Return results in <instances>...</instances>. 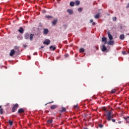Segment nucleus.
Instances as JSON below:
<instances>
[{
  "label": "nucleus",
  "mask_w": 129,
  "mask_h": 129,
  "mask_svg": "<svg viewBox=\"0 0 129 129\" xmlns=\"http://www.w3.org/2000/svg\"><path fill=\"white\" fill-rule=\"evenodd\" d=\"M42 14H46V10H42Z\"/></svg>",
  "instance_id": "obj_33"
},
{
  "label": "nucleus",
  "mask_w": 129,
  "mask_h": 129,
  "mask_svg": "<svg viewBox=\"0 0 129 129\" xmlns=\"http://www.w3.org/2000/svg\"><path fill=\"white\" fill-rule=\"evenodd\" d=\"M104 42V44H107V40H106V41H105Z\"/></svg>",
  "instance_id": "obj_40"
},
{
  "label": "nucleus",
  "mask_w": 129,
  "mask_h": 129,
  "mask_svg": "<svg viewBox=\"0 0 129 129\" xmlns=\"http://www.w3.org/2000/svg\"><path fill=\"white\" fill-rule=\"evenodd\" d=\"M106 40L107 38L105 37L102 38V42H105V41H106Z\"/></svg>",
  "instance_id": "obj_26"
},
{
  "label": "nucleus",
  "mask_w": 129,
  "mask_h": 129,
  "mask_svg": "<svg viewBox=\"0 0 129 129\" xmlns=\"http://www.w3.org/2000/svg\"><path fill=\"white\" fill-rule=\"evenodd\" d=\"M115 91H116V90L115 89H113L111 90V93H115Z\"/></svg>",
  "instance_id": "obj_28"
},
{
  "label": "nucleus",
  "mask_w": 129,
  "mask_h": 129,
  "mask_svg": "<svg viewBox=\"0 0 129 129\" xmlns=\"http://www.w3.org/2000/svg\"><path fill=\"white\" fill-rule=\"evenodd\" d=\"M47 123H49V124H51L53 122V119H48L47 121Z\"/></svg>",
  "instance_id": "obj_18"
},
{
  "label": "nucleus",
  "mask_w": 129,
  "mask_h": 129,
  "mask_svg": "<svg viewBox=\"0 0 129 129\" xmlns=\"http://www.w3.org/2000/svg\"><path fill=\"white\" fill-rule=\"evenodd\" d=\"M75 4L76 6H79V5H80V2L78 1H76Z\"/></svg>",
  "instance_id": "obj_22"
},
{
  "label": "nucleus",
  "mask_w": 129,
  "mask_h": 129,
  "mask_svg": "<svg viewBox=\"0 0 129 129\" xmlns=\"http://www.w3.org/2000/svg\"><path fill=\"white\" fill-rule=\"evenodd\" d=\"M49 33V30L48 29H44L43 30V34L44 35H47Z\"/></svg>",
  "instance_id": "obj_8"
},
{
  "label": "nucleus",
  "mask_w": 129,
  "mask_h": 129,
  "mask_svg": "<svg viewBox=\"0 0 129 129\" xmlns=\"http://www.w3.org/2000/svg\"><path fill=\"white\" fill-rule=\"evenodd\" d=\"M34 35L33 34H30L29 33H26L24 35V38L25 40H30V41H32L33 40V38H34Z\"/></svg>",
  "instance_id": "obj_1"
},
{
  "label": "nucleus",
  "mask_w": 129,
  "mask_h": 129,
  "mask_svg": "<svg viewBox=\"0 0 129 129\" xmlns=\"http://www.w3.org/2000/svg\"><path fill=\"white\" fill-rule=\"evenodd\" d=\"M119 39H120V40H123L124 39V34H121L119 36Z\"/></svg>",
  "instance_id": "obj_16"
},
{
  "label": "nucleus",
  "mask_w": 129,
  "mask_h": 129,
  "mask_svg": "<svg viewBox=\"0 0 129 129\" xmlns=\"http://www.w3.org/2000/svg\"><path fill=\"white\" fill-rule=\"evenodd\" d=\"M78 12H82V8H79L78 9Z\"/></svg>",
  "instance_id": "obj_29"
},
{
  "label": "nucleus",
  "mask_w": 129,
  "mask_h": 129,
  "mask_svg": "<svg viewBox=\"0 0 129 129\" xmlns=\"http://www.w3.org/2000/svg\"><path fill=\"white\" fill-rule=\"evenodd\" d=\"M18 107H19V104H15L12 108V112H15L16 110L18 109Z\"/></svg>",
  "instance_id": "obj_3"
},
{
  "label": "nucleus",
  "mask_w": 129,
  "mask_h": 129,
  "mask_svg": "<svg viewBox=\"0 0 129 129\" xmlns=\"http://www.w3.org/2000/svg\"><path fill=\"white\" fill-rule=\"evenodd\" d=\"M58 107V105H52L50 106L51 109H55V108H57Z\"/></svg>",
  "instance_id": "obj_7"
},
{
  "label": "nucleus",
  "mask_w": 129,
  "mask_h": 129,
  "mask_svg": "<svg viewBox=\"0 0 129 129\" xmlns=\"http://www.w3.org/2000/svg\"><path fill=\"white\" fill-rule=\"evenodd\" d=\"M78 107V104L74 106V108L76 109Z\"/></svg>",
  "instance_id": "obj_31"
},
{
  "label": "nucleus",
  "mask_w": 129,
  "mask_h": 129,
  "mask_svg": "<svg viewBox=\"0 0 129 129\" xmlns=\"http://www.w3.org/2000/svg\"><path fill=\"white\" fill-rule=\"evenodd\" d=\"M127 8H129V3L127 4Z\"/></svg>",
  "instance_id": "obj_44"
},
{
  "label": "nucleus",
  "mask_w": 129,
  "mask_h": 129,
  "mask_svg": "<svg viewBox=\"0 0 129 129\" xmlns=\"http://www.w3.org/2000/svg\"><path fill=\"white\" fill-rule=\"evenodd\" d=\"M112 121L113 122H115V119H112Z\"/></svg>",
  "instance_id": "obj_36"
},
{
  "label": "nucleus",
  "mask_w": 129,
  "mask_h": 129,
  "mask_svg": "<svg viewBox=\"0 0 129 129\" xmlns=\"http://www.w3.org/2000/svg\"><path fill=\"white\" fill-rule=\"evenodd\" d=\"M95 24H96L95 22H93L92 23L93 26H95Z\"/></svg>",
  "instance_id": "obj_39"
},
{
  "label": "nucleus",
  "mask_w": 129,
  "mask_h": 129,
  "mask_svg": "<svg viewBox=\"0 0 129 129\" xmlns=\"http://www.w3.org/2000/svg\"><path fill=\"white\" fill-rule=\"evenodd\" d=\"M4 113V109L2 108V105L0 106V114Z\"/></svg>",
  "instance_id": "obj_17"
},
{
  "label": "nucleus",
  "mask_w": 129,
  "mask_h": 129,
  "mask_svg": "<svg viewBox=\"0 0 129 129\" xmlns=\"http://www.w3.org/2000/svg\"><path fill=\"white\" fill-rule=\"evenodd\" d=\"M83 52H84V48H80V52L83 53Z\"/></svg>",
  "instance_id": "obj_24"
},
{
  "label": "nucleus",
  "mask_w": 129,
  "mask_h": 129,
  "mask_svg": "<svg viewBox=\"0 0 129 129\" xmlns=\"http://www.w3.org/2000/svg\"><path fill=\"white\" fill-rule=\"evenodd\" d=\"M9 123L10 125H13V123H14V122H13V121H12L11 120H9Z\"/></svg>",
  "instance_id": "obj_25"
},
{
  "label": "nucleus",
  "mask_w": 129,
  "mask_h": 129,
  "mask_svg": "<svg viewBox=\"0 0 129 129\" xmlns=\"http://www.w3.org/2000/svg\"><path fill=\"white\" fill-rule=\"evenodd\" d=\"M99 127H100L101 128L103 127V125H102V124H99Z\"/></svg>",
  "instance_id": "obj_32"
},
{
  "label": "nucleus",
  "mask_w": 129,
  "mask_h": 129,
  "mask_svg": "<svg viewBox=\"0 0 129 129\" xmlns=\"http://www.w3.org/2000/svg\"><path fill=\"white\" fill-rule=\"evenodd\" d=\"M106 50H107V48H106V47H105V45L103 44L102 46V51L103 52H105Z\"/></svg>",
  "instance_id": "obj_5"
},
{
  "label": "nucleus",
  "mask_w": 129,
  "mask_h": 129,
  "mask_svg": "<svg viewBox=\"0 0 129 129\" xmlns=\"http://www.w3.org/2000/svg\"><path fill=\"white\" fill-rule=\"evenodd\" d=\"M57 22H58V20H57V19H55L52 21V25L53 26H55L56 24H57Z\"/></svg>",
  "instance_id": "obj_14"
},
{
  "label": "nucleus",
  "mask_w": 129,
  "mask_h": 129,
  "mask_svg": "<svg viewBox=\"0 0 129 129\" xmlns=\"http://www.w3.org/2000/svg\"><path fill=\"white\" fill-rule=\"evenodd\" d=\"M53 102H54V101L50 102H49V103H49V104H50V103H53Z\"/></svg>",
  "instance_id": "obj_41"
},
{
  "label": "nucleus",
  "mask_w": 129,
  "mask_h": 129,
  "mask_svg": "<svg viewBox=\"0 0 129 129\" xmlns=\"http://www.w3.org/2000/svg\"><path fill=\"white\" fill-rule=\"evenodd\" d=\"M45 18H46V19H53V16L50 15H46L45 16Z\"/></svg>",
  "instance_id": "obj_19"
},
{
  "label": "nucleus",
  "mask_w": 129,
  "mask_h": 129,
  "mask_svg": "<svg viewBox=\"0 0 129 129\" xmlns=\"http://www.w3.org/2000/svg\"><path fill=\"white\" fill-rule=\"evenodd\" d=\"M18 31L19 32V33L23 34V33H24V29H23V28L22 27H20V29L18 30Z\"/></svg>",
  "instance_id": "obj_15"
},
{
  "label": "nucleus",
  "mask_w": 129,
  "mask_h": 129,
  "mask_svg": "<svg viewBox=\"0 0 129 129\" xmlns=\"http://www.w3.org/2000/svg\"><path fill=\"white\" fill-rule=\"evenodd\" d=\"M107 44L110 45H112L114 44V41L112 40H109Z\"/></svg>",
  "instance_id": "obj_12"
},
{
  "label": "nucleus",
  "mask_w": 129,
  "mask_h": 129,
  "mask_svg": "<svg viewBox=\"0 0 129 129\" xmlns=\"http://www.w3.org/2000/svg\"><path fill=\"white\" fill-rule=\"evenodd\" d=\"M65 57H69V54H65Z\"/></svg>",
  "instance_id": "obj_35"
},
{
  "label": "nucleus",
  "mask_w": 129,
  "mask_h": 129,
  "mask_svg": "<svg viewBox=\"0 0 129 129\" xmlns=\"http://www.w3.org/2000/svg\"><path fill=\"white\" fill-rule=\"evenodd\" d=\"M124 118V119H125V120H126V122H128V123H129V120H128L129 116H127Z\"/></svg>",
  "instance_id": "obj_27"
},
{
  "label": "nucleus",
  "mask_w": 129,
  "mask_h": 129,
  "mask_svg": "<svg viewBox=\"0 0 129 129\" xmlns=\"http://www.w3.org/2000/svg\"><path fill=\"white\" fill-rule=\"evenodd\" d=\"M74 5H75V3L74 2H71L70 3V6H71V7H74Z\"/></svg>",
  "instance_id": "obj_21"
},
{
  "label": "nucleus",
  "mask_w": 129,
  "mask_h": 129,
  "mask_svg": "<svg viewBox=\"0 0 129 129\" xmlns=\"http://www.w3.org/2000/svg\"><path fill=\"white\" fill-rule=\"evenodd\" d=\"M52 48L53 51H55V50H56V47H53V46L51 45L49 47V49H52Z\"/></svg>",
  "instance_id": "obj_23"
},
{
  "label": "nucleus",
  "mask_w": 129,
  "mask_h": 129,
  "mask_svg": "<svg viewBox=\"0 0 129 129\" xmlns=\"http://www.w3.org/2000/svg\"><path fill=\"white\" fill-rule=\"evenodd\" d=\"M95 19H99L100 18V13H98L97 15L94 16Z\"/></svg>",
  "instance_id": "obj_13"
},
{
  "label": "nucleus",
  "mask_w": 129,
  "mask_h": 129,
  "mask_svg": "<svg viewBox=\"0 0 129 129\" xmlns=\"http://www.w3.org/2000/svg\"><path fill=\"white\" fill-rule=\"evenodd\" d=\"M118 122V123H121V121H119Z\"/></svg>",
  "instance_id": "obj_42"
},
{
  "label": "nucleus",
  "mask_w": 129,
  "mask_h": 129,
  "mask_svg": "<svg viewBox=\"0 0 129 129\" xmlns=\"http://www.w3.org/2000/svg\"><path fill=\"white\" fill-rule=\"evenodd\" d=\"M122 53L123 54V55H126V52H125V51H122Z\"/></svg>",
  "instance_id": "obj_34"
},
{
  "label": "nucleus",
  "mask_w": 129,
  "mask_h": 129,
  "mask_svg": "<svg viewBox=\"0 0 129 129\" xmlns=\"http://www.w3.org/2000/svg\"><path fill=\"white\" fill-rule=\"evenodd\" d=\"M66 111V108L62 107V109L60 110V112H65Z\"/></svg>",
  "instance_id": "obj_20"
},
{
  "label": "nucleus",
  "mask_w": 129,
  "mask_h": 129,
  "mask_svg": "<svg viewBox=\"0 0 129 129\" xmlns=\"http://www.w3.org/2000/svg\"><path fill=\"white\" fill-rule=\"evenodd\" d=\"M23 112H25V110L23 108H20L18 111V113H23Z\"/></svg>",
  "instance_id": "obj_6"
},
{
  "label": "nucleus",
  "mask_w": 129,
  "mask_h": 129,
  "mask_svg": "<svg viewBox=\"0 0 129 129\" xmlns=\"http://www.w3.org/2000/svg\"><path fill=\"white\" fill-rule=\"evenodd\" d=\"M112 20L114 21V22H115L116 21V17H113Z\"/></svg>",
  "instance_id": "obj_30"
},
{
  "label": "nucleus",
  "mask_w": 129,
  "mask_h": 129,
  "mask_svg": "<svg viewBox=\"0 0 129 129\" xmlns=\"http://www.w3.org/2000/svg\"><path fill=\"white\" fill-rule=\"evenodd\" d=\"M93 22V20L91 19V20H90V23H92Z\"/></svg>",
  "instance_id": "obj_37"
},
{
  "label": "nucleus",
  "mask_w": 129,
  "mask_h": 129,
  "mask_svg": "<svg viewBox=\"0 0 129 129\" xmlns=\"http://www.w3.org/2000/svg\"><path fill=\"white\" fill-rule=\"evenodd\" d=\"M23 46H24V47H26V45H24Z\"/></svg>",
  "instance_id": "obj_45"
},
{
  "label": "nucleus",
  "mask_w": 129,
  "mask_h": 129,
  "mask_svg": "<svg viewBox=\"0 0 129 129\" xmlns=\"http://www.w3.org/2000/svg\"><path fill=\"white\" fill-rule=\"evenodd\" d=\"M14 54H15V50L14 49L11 50V52L10 53V56L12 57V56H14Z\"/></svg>",
  "instance_id": "obj_10"
},
{
  "label": "nucleus",
  "mask_w": 129,
  "mask_h": 129,
  "mask_svg": "<svg viewBox=\"0 0 129 129\" xmlns=\"http://www.w3.org/2000/svg\"><path fill=\"white\" fill-rule=\"evenodd\" d=\"M50 43H51V41L49 39H46L44 42H43V44L45 45H49Z\"/></svg>",
  "instance_id": "obj_4"
},
{
  "label": "nucleus",
  "mask_w": 129,
  "mask_h": 129,
  "mask_svg": "<svg viewBox=\"0 0 129 129\" xmlns=\"http://www.w3.org/2000/svg\"><path fill=\"white\" fill-rule=\"evenodd\" d=\"M41 48L42 49H43V48H44V46H41Z\"/></svg>",
  "instance_id": "obj_43"
},
{
  "label": "nucleus",
  "mask_w": 129,
  "mask_h": 129,
  "mask_svg": "<svg viewBox=\"0 0 129 129\" xmlns=\"http://www.w3.org/2000/svg\"><path fill=\"white\" fill-rule=\"evenodd\" d=\"M103 110H104L105 111H106V108H105V107H104L103 108Z\"/></svg>",
  "instance_id": "obj_38"
},
{
  "label": "nucleus",
  "mask_w": 129,
  "mask_h": 129,
  "mask_svg": "<svg viewBox=\"0 0 129 129\" xmlns=\"http://www.w3.org/2000/svg\"><path fill=\"white\" fill-rule=\"evenodd\" d=\"M108 36L109 40H111L112 39H113V37H112V35L109 33V32H108Z\"/></svg>",
  "instance_id": "obj_9"
},
{
  "label": "nucleus",
  "mask_w": 129,
  "mask_h": 129,
  "mask_svg": "<svg viewBox=\"0 0 129 129\" xmlns=\"http://www.w3.org/2000/svg\"><path fill=\"white\" fill-rule=\"evenodd\" d=\"M104 115L106 116V119L108 121H110L112 118H113V114L111 113V111H109L107 114H105Z\"/></svg>",
  "instance_id": "obj_2"
},
{
  "label": "nucleus",
  "mask_w": 129,
  "mask_h": 129,
  "mask_svg": "<svg viewBox=\"0 0 129 129\" xmlns=\"http://www.w3.org/2000/svg\"><path fill=\"white\" fill-rule=\"evenodd\" d=\"M67 12H68L70 15H72V14H73V10L71 9H68Z\"/></svg>",
  "instance_id": "obj_11"
}]
</instances>
